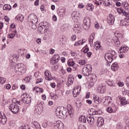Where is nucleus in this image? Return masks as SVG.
Segmentation results:
<instances>
[{"label":"nucleus","instance_id":"6e6d98bb","mask_svg":"<svg viewBox=\"0 0 129 129\" xmlns=\"http://www.w3.org/2000/svg\"><path fill=\"white\" fill-rule=\"evenodd\" d=\"M95 111L96 115H99V114H101V113H102L101 111L100 110L99 111Z\"/></svg>","mask_w":129,"mask_h":129},{"label":"nucleus","instance_id":"9d476101","mask_svg":"<svg viewBox=\"0 0 129 129\" xmlns=\"http://www.w3.org/2000/svg\"><path fill=\"white\" fill-rule=\"evenodd\" d=\"M117 12L118 14H123L124 16H125L126 20H129V12H126L122 10V8H119L117 9Z\"/></svg>","mask_w":129,"mask_h":129},{"label":"nucleus","instance_id":"39448f33","mask_svg":"<svg viewBox=\"0 0 129 129\" xmlns=\"http://www.w3.org/2000/svg\"><path fill=\"white\" fill-rule=\"evenodd\" d=\"M9 109L13 112V113H18L19 110H20V108L18 105L16 104V103H13L10 105Z\"/></svg>","mask_w":129,"mask_h":129},{"label":"nucleus","instance_id":"a211bd4d","mask_svg":"<svg viewBox=\"0 0 129 129\" xmlns=\"http://www.w3.org/2000/svg\"><path fill=\"white\" fill-rule=\"evenodd\" d=\"M72 17L74 20H78V18H80V17H81V15H80V13H79V12H74L72 14Z\"/></svg>","mask_w":129,"mask_h":129},{"label":"nucleus","instance_id":"9b49d317","mask_svg":"<svg viewBox=\"0 0 129 129\" xmlns=\"http://www.w3.org/2000/svg\"><path fill=\"white\" fill-rule=\"evenodd\" d=\"M54 126L55 128H56L58 129L64 128V124L60 121H57L55 123H54Z\"/></svg>","mask_w":129,"mask_h":129},{"label":"nucleus","instance_id":"f8f14e48","mask_svg":"<svg viewBox=\"0 0 129 129\" xmlns=\"http://www.w3.org/2000/svg\"><path fill=\"white\" fill-rule=\"evenodd\" d=\"M31 100H32L31 99V98L29 97V96L27 95L26 97H23V98L21 100L23 103H26V104H29V103H31Z\"/></svg>","mask_w":129,"mask_h":129},{"label":"nucleus","instance_id":"e2e57ef3","mask_svg":"<svg viewBox=\"0 0 129 129\" xmlns=\"http://www.w3.org/2000/svg\"><path fill=\"white\" fill-rule=\"evenodd\" d=\"M69 66H73L74 65V61H70L68 62Z\"/></svg>","mask_w":129,"mask_h":129},{"label":"nucleus","instance_id":"7c9ffc66","mask_svg":"<svg viewBox=\"0 0 129 129\" xmlns=\"http://www.w3.org/2000/svg\"><path fill=\"white\" fill-rule=\"evenodd\" d=\"M12 7L11 6V5H5L3 7V10L4 11H7V10L8 11H10Z\"/></svg>","mask_w":129,"mask_h":129},{"label":"nucleus","instance_id":"5fc2aeb1","mask_svg":"<svg viewBox=\"0 0 129 129\" xmlns=\"http://www.w3.org/2000/svg\"><path fill=\"white\" fill-rule=\"evenodd\" d=\"M107 111L108 112H109L110 113L112 112V111H113L112 108L110 107H108L107 109Z\"/></svg>","mask_w":129,"mask_h":129},{"label":"nucleus","instance_id":"3c124183","mask_svg":"<svg viewBox=\"0 0 129 129\" xmlns=\"http://www.w3.org/2000/svg\"><path fill=\"white\" fill-rule=\"evenodd\" d=\"M79 129H86V127L83 124H80L78 126Z\"/></svg>","mask_w":129,"mask_h":129},{"label":"nucleus","instance_id":"a878e982","mask_svg":"<svg viewBox=\"0 0 129 129\" xmlns=\"http://www.w3.org/2000/svg\"><path fill=\"white\" fill-rule=\"evenodd\" d=\"M128 25H129V22L125 21L124 20H121L120 22V26L125 27L126 26H128Z\"/></svg>","mask_w":129,"mask_h":129},{"label":"nucleus","instance_id":"864d4df0","mask_svg":"<svg viewBox=\"0 0 129 129\" xmlns=\"http://www.w3.org/2000/svg\"><path fill=\"white\" fill-rule=\"evenodd\" d=\"M91 79L93 82H95V81H96V80L97 79L96 78V76H95V75L93 76V77H91Z\"/></svg>","mask_w":129,"mask_h":129},{"label":"nucleus","instance_id":"423d86ee","mask_svg":"<svg viewBox=\"0 0 129 129\" xmlns=\"http://www.w3.org/2000/svg\"><path fill=\"white\" fill-rule=\"evenodd\" d=\"M84 23L85 24L84 26V29L87 30L90 28V18H85L84 20Z\"/></svg>","mask_w":129,"mask_h":129},{"label":"nucleus","instance_id":"680f3d73","mask_svg":"<svg viewBox=\"0 0 129 129\" xmlns=\"http://www.w3.org/2000/svg\"><path fill=\"white\" fill-rule=\"evenodd\" d=\"M80 45V41H78L75 43L74 46H79Z\"/></svg>","mask_w":129,"mask_h":129},{"label":"nucleus","instance_id":"ea45409f","mask_svg":"<svg viewBox=\"0 0 129 129\" xmlns=\"http://www.w3.org/2000/svg\"><path fill=\"white\" fill-rule=\"evenodd\" d=\"M73 83V80L72 78H69L68 79V84L69 85H71Z\"/></svg>","mask_w":129,"mask_h":129},{"label":"nucleus","instance_id":"bf43d9fd","mask_svg":"<svg viewBox=\"0 0 129 129\" xmlns=\"http://www.w3.org/2000/svg\"><path fill=\"white\" fill-rule=\"evenodd\" d=\"M18 88V85L16 84H14L12 87L13 90H15V89H17Z\"/></svg>","mask_w":129,"mask_h":129},{"label":"nucleus","instance_id":"de8ad7c7","mask_svg":"<svg viewBox=\"0 0 129 129\" xmlns=\"http://www.w3.org/2000/svg\"><path fill=\"white\" fill-rule=\"evenodd\" d=\"M100 48V44H99V42H98V43H96L95 45V49H96V50H98V49H99Z\"/></svg>","mask_w":129,"mask_h":129},{"label":"nucleus","instance_id":"c03bdc74","mask_svg":"<svg viewBox=\"0 0 129 129\" xmlns=\"http://www.w3.org/2000/svg\"><path fill=\"white\" fill-rule=\"evenodd\" d=\"M76 106H77V107H80L81 106V105H82V103H81V102H80V101H77L76 102Z\"/></svg>","mask_w":129,"mask_h":129},{"label":"nucleus","instance_id":"20e7f679","mask_svg":"<svg viewBox=\"0 0 129 129\" xmlns=\"http://www.w3.org/2000/svg\"><path fill=\"white\" fill-rule=\"evenodd\" d=\"M15 72L18 74L24 73L25 72V68H24V64L18 63L15 67Z\"/></svg>","mask_w":129,"mask_h":129},{"label":"nucleus","instance_id":"a18cd8bd","mask_svg":"<svg viewBox=\"0 0 129 129\" xmlns=\"http://www.w3.org/2000/svg\"><path fill=\"white\" fill-rule=\"evenodd\" d=\"M15 36H16V34L14 33H11L10 34H9L8 37L9 39H14V38H15Z\"/></svg>","mask_w":129,"mask_h":129},{"label":"nucleus","instance_id":"13d9d810","mask_svg":"<svg viewBox=\"0 0 129 129\" xmlns=\"http://www.w3.org/2000/svg\"><path fill=\"white\" fill-rule=\"evenodd\" d=\"M50 86L52 88H55V87H56V84H55V83H51L50 84Z\"/></svg>","mask_w":129,"mask_h":129},{"label":"nucleus","instance_id":"4d7b16f0","mask_svg":"<svg viewBox=\"0 0 129 129\" xmlns=\"http://www.w3.org/2000/svg\"><path fill=\"white\" fill-rule=\"evenodd\" d=\"M118 85L120 87H121L123 85H124V84L123 82H118Z\"/></svg>","mask_w":129,"mask_h":129},{"label":"nucleus","instance_id":"f03ea898","mask_svg":"<svg viewBox=\"0 0 129 129\" xmlns=\"http://www.w3.org/2000/svg\"><path fill=\"white\" fill-rule=\"evenodd\" d=\"M74 113V110H73V108L72 106H70L68 107V109L64 108L63 110L62 111V117H64V116H68V115H72Z\"/></svg>","mask_w":129,"mask_h":129},{"label":"nucleus","instance_id":"aec40b11","mask_svg":"<svg viewBox=\"0 0 129 129\" xmlns=\"http://www.w3.org/2000/svg\"><path fill=\"white\" fill-rule=\"evenodd\" d=\"M128 47L124 46L121 47L118 51V53H126L127 51H128Z\"/></svg>","mask_w":129,"mask_h":129},{"label":"nucleus","instance_id":"dca6fc26","mask_svg":"<svg viewBox=\"0 0 129 129\" xmlns=\"http://www.w3.org/2000/svg\"><path fill=\"white\" fill-rule=\"evenodd\" d=\"M73 30L76 34H80L81 33V28L77 24L74 25Z\"/></svg>","mask_w":129,"mask_h":129},{"label":"nucleus","instance_id":"bb28decb","mask_svg":"<svg viewBox=\"0 0 129 129\" xmlns=\"http://www.w3.org/2000/svg\"><path fill=\"white\" fill-rule=\"evenodd\" d=\"M107 84L109 85V86H115V83H114V82L111 80H109V81H107Z\"/></svg>","mask_w":129,"mask_h":129},{"label":"nucleus","instance_id":"2f4dec72","mask_svg":"<svg viewBox=\"0 0 129 129\" xmlns=\"http://www.w3.org/2000/svg\"><path fill=\"white\" fill-rule=\"evenodd\" d=\"M93 39H94V34H92L89 39V42L90 45L93 44Z\"/></svg>","mask_w":129,"mask_h":129},{"label":"nucleus","instance_id":"0eeeda50","mask_svg":"<svg viewBox=\"0 0 129 129\" xmlns=\"http://www.w3.org/2000/svg\"><path fill=\"white\" fill-rule=\"evenodd\" d=\"M28 19V22L32 23H38V18H37V16L35 15V14H31L29 15Z\"/></svg>","mask_w":129,"mask_h":129},{"label":"nucleus","instance_id":"4be33fe9","mask_svg":"<svg viewBox=\"0 0 129 129\" xmlns=\"http://www.w3.org/2000/svg\"><path fill=\"white\" fill-rule=\"evenodd\" d=\"M36 24L37 23L28 22V25H29V27H30V28L33 30H36V29H37V25H36Z\"/></svg>","mask_w":129,"mask_h":129},{"label":"nucleus","instance_id":"09e8293b","mask_svg":"<svg viewBox=\"0 0 129 129\" xmlns=\"http://www.w3.org/2000/svg\"><path fill=\"white\" fill-rule=\"evenodd\" d=\"M52 99H54V100H57L58 97L57 96V94L53 95L51 96Z\"/></svg>","mask_w":129,"mask_h":129},{"label":"nucleus","instance_id":"4468645a","mask_svg":"<svg viewBox=\"0 0 129 129\" xmlns=\"http://www.w3.org/2000/svg\"><path fill=\"white\" fill-rule=\"evenodd\" d=\"M7 121V116H6V114H4V115H0V123H1V124H6Z\"/></svg>","mask_w":129,"mask_h":129},{"label":"nucleus","instance_id":"e433bc0d","mask_svg":"<svg viewBox=\"0 0 129 129\" xmlns=\"http://www.w3.org/2000/svg\"><path fill=\"white\" fill-rule=\"evenodd\" d=\"M52 58H54L55 61L57 62L59 61V60H60V56L59 55V54L55 55L54 56H53Z\"/></svg>","mask_w":129,"mask_h":129},{"label":"nucleus","instance_id":"6ab92c4d","mask_svg":"<svg viewBox=\"0 0 129 129\" xmlns=\"http://www.w3.org/2000/svg\"><path fill=\"white\" fill-rule=\"evenodd\" d=\"M55 114L59 118L62 117V110L59 108H57L55 110Z\"/></svg>","mask_w":129,"mask_h":129},{"label":"nucleus","instance_id":"393cba45","mask_svg":"<svg viewBox=\"0 0 129 129\" xmlns=\"http://www.w3.org/2000/svg\"><path fill=\"white\" fill-rule=\"evenodd\" d=\"M32 124L36 127L37 129H41V125L38 121H34L32 123Z\"/></svg>","mask_w":129,"mask_h":129},{"label":"nucleus","instance_id":"69168bd1","mask_svg":"<svg viewBox=\"0 0 129 129\" xmlns=\"http://www.w3.org/2000/svg\"><path fill=\"white\" fill-rule=\"evenodd\" d=\"M5 20L6 22H9L10 21V18L8 16H5Z\"/></svg>","mask_w":129,"mask_h":129},{"label":"nucleus","instance_id":"4c0bfd02","mask_svg":"<svg viewBox=\"0 0 129 129\" xmlns=\"http://www.w3.org/2000/svg\"><path fill=\"white\" fill-rule=\"evenodd\" d=\"M56 63H58V61L57 60H55L54 58H53V57L51 58L50 64H51L52 65H55Z\"/></svg>","mask_w":129,"mask_h":129},{"label":"nucleus","instance_id":"72a5a7b5","mask_svg":"<svg viewBox=\"0 0 129 129\" xmlns=\"http://www.w3.org/2000/svg\"><path fill=\"white\" fill-rule=\"evenodd\" d=\"M94 6L91 4H88L87 7V10L88 11H92L93 10Z\"/></svg>","mask_w":129,"mask_h":129},{"label":"nucleus","instance_id":"37998d69","mask_svg":"<svg viewBox=\"0 0 129 129\" xmlns=\"http://www.w3.org/2000/svg\"><path fill=\"white\" fill-rule=\"evenodd\" d=\"M7 81L6 79L3 78V77H0V84H4Z\"/></svg>","mask_w":129,"mask_h":129},{"label":"nucleus","instance_id":"79ce46f5","mask_svg":"<svg viewBox=\"0 0 129 129\" xmlns=\"http://www.w3.org/2000/svg\"><path fill=\"white\" fill-rule=\"evenodd\" d=\"M79 92H76L75 90L73 91V94L74 97H77V95H79Z\"/></svg>","mask_w":129,"mask_h":129},{"label":"nucleus","instance_id":"c85d7f7f","mask_svg":"<svg viewBox=\"0 0 129 129\" xmlns=\"http://www.w3.org/2000/svg\"><path fill=\"white\" fill-rule=\"evenodd\" d=\"M36 91V92H41L42 93V92H44V90L43 89H41L38 87H35L33 88V91Z\"/></svg>","mask_w":129,"mask_h":129},{"label":"nucleus","instance_id":"7ed1b4c3","mask_svg":"<svg viewBox=\"0 0 129 129\" xmlns=\"http://www.w3.org/2000/svg\"><path fill=\"white\" fill-rule=\"evenodd\" d=\"M92 71V66L90 64H87L83 68L82 73L85 76H88L91 74Z\"/></svg>","mask_w":129,"mask_h":129},{"label":"nucleus","instance_id":"ddd939ff","mask_svg":"<svg viewBox=\"0 0 129 129\" xmlns=\"http://www.w3.org/2000/svg\"><path fill=\"white\" fill-rule=\"evenodd\" d=\"M104 123V119L102 117H98L97 119V126L100 127L103 125Z\"/></svg>","mask_w":129,"mask_h":129},{"label":"nucleus","instance_id":"b1692460","mask_svg":"<svg viewBox=\"0 0 129 129\" xmlns=\"http://www.w3.org/2000/svg\"><path fill=\"white\" fill-rule=\"evenodd\" d=\"M24 16H23V15L22 14H19L17 15L15 18L16 20H18V21H20L21 22L24 21Z\"/></svg>","mask_w":129,"mask_h":129},{"label":"nucleus","instance_id":"cd10ccee","mask_svg":"<svg viewBox=\"0 0 129 129\" xmlns=\"http://www.w3.org/2000/svg\"><path fill=\"white\" fill-rule=\"evenodd\" d=\"M122 6L125 10H127V11H129V5L128 3L127 2H123L122 3Z\"/></svg>","mask_w":129,"mask_h":129},{"label":"nucleus","instance_id":"052dcab7","mask_svg":"<svg viewBox=\"0 0 129 129\" xmlns=\"http://www.w3.org/2000/svg\"><path fill=\"white\" fill-rule=\"evenodd\" d=\"M71 40H72V41H75V40H76V36L75 35H73L71 37Z\"/></svg>","mask_w":129,"mask_h":129},{"label":"nucleus","instance_id":"2eb2a0df","mask_svg":"<svg viewBox=\"0 0 129 129\" xmlns=\"http://www.w3.org/2000/svg\"><path fill=\"white\" fill-rule=\"evenodd\" d=\"M43 109H44L43 107H41H41L39 106H36L34 112H35V113H37L38 114H41V113L43 112Z\"/></svg>","mask_w":129,"mask_h":129},{"label":"nucleus","instance_id":"603ef678","mask_svg":"<svg viewBox=\"0 0 129 129\" xmlns=\"http://www.w3.org/2000/svg\"><path fill=\"white\" fill-rule=\"evenodd\" d=\"M19 129H30V128L29 127V125H27V126L24 125V126H20L19 128Z\"/></svg>","mask_w":129,"mask_h":129},{"label":"nucleus","instance_id":"774afa93","mask_svg":"<svg viewBox=\"0 0 129 129\" xmlns=\"http://www.w3.org/2000/svg\"><path fill=\"white\" fill-rule=\"evenodd\" d=\"M78 7L79 9H83V8H84V5L83 4H81V5H79Z\"/></svg>","mask_w":129,"mask_h":129},{"label":"nucleus","instance_id":"49530a36","mask_svg":"<svg viewBox=\"0 0 129 129\" xmlns=\"http://www.w3.org/2000/svg\"><path fill=\"white\" fill-rule=\"evenodd\" d=\"M52 36V33H51V32L48 31L45 34V37H47V38H50Z\"/></svg>","mask_w":129,"mask_h":129},{"label":"nucleus","instance_id":"a19ab883","mask_svg":"<svg viewBox=\"0 0 129 129\" xmlns=\"http://www.w3.org/2000/svg\"><path fill=\"white\" fill-rule=\"evenodd\" d=\"M106 100L107 102H108V104H110V103H111L112 102V99L111 98V97H108Z\"/></svg>","mask_w":129,"mask_h":129},{"label":"nucleus","instance_id":"c9c22d12","mask_svg":"<svg viewBox=\"0 0 129 129\" xmlns=\"http://www.w3.org/2000/svg\"><path fill=\"white\" fill-rule=\"evenodd\" d=\"M79 63L80 64V65H85L86 64V60H85V59H82L79 60Z\"/></svg>","mask_w":129,"mask_h":129},{"label":"nucleus","instance_id":"c756f323","mask_svg":"<svg viewBox=\"0 0 129 129\" xmlns=\"http://www.w3.org/2000/svg\"><path fill=\"white\" fill-rule=\"evenodd\" d=\"M103 89H104V87L102 85H99L98 86V90L99 92L102 93L103 92Z\"/></svg>","mask_w":129,"mask_h":129},{"label":"nucleus","instance_id":"5701e85b","mask_svg":"<svg viewBox=\"0 0 129 129\" xmlns=\"http://www.w3.org/2000/svg\"><path fill=\"white\" fill-rule=\"evenodd\" d=\"M111 69L113 71H117L118 69V64L117 62L113 63L111 66Z\"/></svg>","mask_w":129,"mask_h":129},{"label":"nucleus","instance_id":"8fccbe9b","mask_svg":"<svg viewBox=\"0 0 129 129\" xmlns=\"http://www.w3.org/2000/svg\"><path fill=\"white\" fill-rule=\"evenodd\" d=\"M43 82V79L42 78H38L36 80V83L38 84L39 83H41V82Z\"/></svg>","mask_w":129,"mask_h":129},{"label":"nucleus","instance_id":"0e129e2a","mask_svg":"<svg viewBox=\"0 0 129 129\" xmlns=\"http://www.w3.org/2000/svg\"><path fill=\"white\" fill-rule=\"evenodd\" d=\"M40 4V1L39 0H36L35 2V6H39Z\"/></svg>","mask_w":129,"mask_h":129},{"label":"nucleus","instance_id":"6e6552de","mask_svg":"<svg viewBox=\"0 0 129 129\" xmlns=\"http://www.w3.org/2000/svg\"><path fill=\"white\" fill-rule=\"evenodd\" d=\"M115 20V19L114 18V16H113L112 14H109L107 20L108 24H109L110 26H111L114 24Z\"/></svg>","mask_w":129,"mask_h":129},{"label":"nucleus","instance_id":"338daca9","mask_svg":"<svg viewBox=\"0 0 129 129\" xmlns=\"http://www.w3.org/2000/svg\"><path fill=\"white\" fill-rule=\"evenodd\" d=\"M47 123L45 122L42 123V126H43V127H47Z\"/></svg>","mask_w":129,"mask_h":129},{"label":"nucleus","instance_id":"f257e3e1","mask_svg":"<svg viewBox=\"0 0 129 129\" xmlns=\"http://www.w3.org/2000/svg\"><path fill=\"white\" fill-rule=\"evenodd\" d=\"M117 57V54L114 50H111L105 54L104 58L109 63H111L113 60H115Z\"/></svg>","mask_w":129,"mask_h":129},{"label":"nucleus","instance_id":"58836bf2","mask_svg":"<svg viewBox=\"0 0 129 129\" xmlns=\"http://www.w3.org/2000/svg\"><path fill=\"white\" fill-rule=\"evenodd\" d=\"M48 74V77L46 78H47V80L51 81L52 79H53V77L52 76V75L50 74V72H47Z\"/></svg>","mask_w":129,"mask_h":129},{"label":"nucleus","instance_id":"473e14b6","mask_svg":"<svg viewBox=\"0 0 129 129\" xmlns=\"http://www.w3.org/2000/svg\"><path fill=\"white\" fill-rule=\"evenodd\" d=\"M79 121L82 123H85L86 122V118L84 116H82L80 117Z\"/></svg>","mask_w":129,"mask_h":129},{"label":"nucleus","instance_id":"412c9836","mask_svg":"<svg viewBox=\"0 0 129 129\" xmlns=\"http://www.w3.org/2000/svg\"><path fill=\"white\" fill-rule=\"evenodd\" d=\"M87 119L88 123L90 124H93V123H94V121H95L94 116L91 117L90 116H89L87 117Z\"/></svg>","mask_w":129,"mask_h":129},{"label":"nucleus","instance_id":"1a4fd4ad","mask_svg":"<svg viewBox=\"0 0 129 129\" xmlns=\"http://www.w3.org/2000/svg\"><path fill=\"white\" fill-rule=\"evenodd\" d=\"M49 29V27L46 25H42L38 28V31L40 33H47V31Z\"/></svg>","mask_w":129,"mask_h":129},{"label":"nucleus","instance_id":"f704fd0d","mask_svg":"<svg viewBox=\"0 0 129 129\" xmlns=\"http://www.w3.org/2000/svg\"><path fill=\"white\" fill-rule=\"evenodd\" d=\"M75 90V91L76 92L80 93V91H81V87H80L79 86H75L74 88V90Z\"/></svg>","mask_w":129,"mask_h":129},{"label":"nucleus","instance_id":"f3484780","mask_svg":"<svg viewBox=\"0 0 129 129\" xmlns=\"http://www.w3.org/2000/svg\"><path fill=\"white\" fill-rule=\"evenodd\" d=\"M118 100L120 102V104L121 105H125V104H127V102L125 101V98H121L120 97H117Z\"/></svg>","mask_w":129,"mask_h":129}]
</instances>
